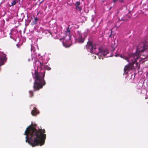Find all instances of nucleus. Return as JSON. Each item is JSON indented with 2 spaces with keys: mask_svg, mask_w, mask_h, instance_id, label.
Returning <instances> with one entry per match:
<instances>
[{
  "mask_svg": "<svg viewBox=\"0 0 148 148\" xmlns=\"http://www.w3.org/2000/svg\"><path fill=\"white\" fill-rule=\"evenodd\" d=\"M45 131L38 128L37 130L32 124L28 126L25 131L26 142L33 147L43 145L46 138Z\"/></svg>",
  "mask_w": 148,
  "mask_h": 148,
  "instance_id": "1",
  "label": "nucleus"
},
{
  "mask_svg": "<svg viewBox=\"0 0 148 148\" xmlns=\"http://www.w3.org/2000/svg\"><path fill=\"white\" fill-rule=\"evenodd\" d=\"M38 62L40 63L39 66L40 69V71L38 72L35 71L34 75L33 76L34 78L35 79L33 86L35 91L39 90L46 84L45 81L44 79L45 71V70L43 69L45 63L39 60Z\"/></svg>",
  "mask_w": 148,
  "mask_h": 148,
  "instance_id": "2",
  "label": "nucleus"
},
{
  "mask_svg": "<svg viewBox=\"0 0 148 148\" xmlns=\"http://www.w3.org/2000/svg\"><path fill=\"white\" fill-rule=\"evenodd\" d=\"M140 53L136 51V53L129 54L128 58L125 56H123L122 55L120 56L121 57L123 58L127 62H130L128 65L125 66L124 69L125 72L127 73L128 71L132 70L134 69V65L136 63V60L139 57V55Z\"/></svg>",
  "mask_w": 148,
  "mask_h": 148,
  "instance_id": "3",
  "label": "nucleus"
},
{
  "mask_svg": "<svg viewBox=\"0 0 148 148\" xmlns=\"http://www.w3.org/2000/svg\"><path fill=\"white\" fill-rule=\"evenodd\" d=\"M86 47L87 50L88 51L91 53L97 54V52L96 51V45L95 44H93L91 41H88L86 45Z\"/></svg>",
  "mask_w": 148,
  "mask_h": 148,
  "instance_id": "4",
  "label": "nucleus"
},
{
  "mask_svg": "<svg viewBox=\"0 0 148 148\" xmlns=\"http://www.w3.org/2000/svg\"><path fill=\"white\" fill-rule=\"evenodd\" d=\"M146 49H148V42H145L143 47H141L140 48L139 47H138L136 51L140 53V52H143Z\"/></svg>",
  "mask_w": 148,
  "mask_h": 148,
  "instance_id": "5",
  "label": "nucleus"
},
{
  "mask_svg": "<svg viewBox=\"0 0 148 148\" xmlns=\"http://www.w3.org/2000/svg\"><path fill=\"white\" fill-rule=\"evenodd\" d=\"M77 42L80 43H83L84 40V38H83L82 36V34L80 31H78L77 34Z\"/></svg>",
  "mask_w": 148,
  "mask_h": 148,
  "instance_id": "6",
  "label": "nucleus"
},
{
  "mask_svg": "<svg viewBox=\"0 0 148 148\" xmlns=\"http://www.w3.org/2000/svg\"><path fill=\"white\" fill-rule=\"evenodd\" d=\"M71 29L69 28V26L67 27L66 28V30L65 32L66 35V37H68V38L67 39V41H69V42H71V37L70 35V32Z\"/></svg>",
  "mask_w": 148,
  "mask_h": 148,
  "instance_id": "7",
  "label": "nucleus"
},
{
  "mask_svg": "<svg viewBox=\"0 0 148 148\" xmlns=\"http://www.w3.org/2000/svg\"><path fill=\"white\" fill-rule=\"evenodd\" d=\"M99 51L101 54H102L104 56H105L109 53V51L107 49H103V48L101 47L99 48Z\"/></svg>",
  "mask_w": 148,
  "mask_h": 148,
  "instance_id": "8",
  "label": "nucleus"
},
{
  "mask_svg": "<svg viewBox=\"0 0 148 148\" xmlns=\"http://www.w3.org/2000/svg\"><path fill=\"white\" fill-rule=\"evenodd\" d=\"M44 33L45 34H47L46 36L47 37H51L52 36V33L48 29L44 30Z\"/></svg>",
  "mask_w": 148,
  "mask_h": 148,
  "instance_id": "9",
  "label": "nucleus"
},
{
  "mask_svg": "<svg viewBox=\"0 0 148 148\" xmlns=\"http://www.w3.org/2000/svg\"><path fill=\"white\" fill-rule=\"evenodd\" d=\"M39 112L37 110L36 107H34L33 110L31 112V114L33 116H35L38 114Z\"/></svg>",
  "mask_w": 148,
  "mask_h": 148,
  "instance_id": "10",
  "label": "nucleus"
},
{
  "mask_svg": "<svg viewBox=\"0 0 148 148\" xmlns=\"http://www.w3.org/2000/svg\"><path fill=\"white\" fill-rule=\"evenodd\" d=\"M96 54L98 56V58L99 59H100L101 58H102V59H103V58L102 57V56L101 55V53H100L99 52V51L98 53H97H97Z\"/></svg>",
  "mask_w": 148,
  "mask_h": 148,
  "instance_id": "11",
  "label": "nucleus"
},
{
  "mask_svg": "<svg viewBox=\"0 0 148 148\" xmlns=\"http://www.w3.org/2000/svg\"><path fill=\"white\" fill-rule=\"evenodd\" d=\"M75 6L76 9L77 11H81V10L82 9V8L81 7H79V6Z\"/></svg>",
  "mask_w": 148,
  "mask_h": 148,
  "instance_id": "12",
  "label": "nucleus"
},
{
  "mask_svg": "<svg viewBox=\"0 0 148 148\" xmlns=\"http://www.w3.org/2000/svg\"><path fill=\"white\" fill-rule=\"evenodd\" d=\"M111 47H112V51H113L114 50H115V47H116L115 44L114 43V44H112L111 45Z\"/></svg>",
  "mask_w": 148,
  "mask_h": 148,
  "instance_id": "13",
  "label": "nucleus"
},
{
  "mask_svg": "<svg viewBox=\"0 0 148 148\" xmlns=\"http://www.w3.org/2000/svg\"><path fill=\"white\" fill-rule=\"evenodd\" d=\"M17 2H18L16 0H14L12 3L11 5L10 6H13L15 5L16 4V3Z\"/></svg>",
  "mask_w": 148,
  "mask_h": 148,
  "instance_id": "14",
  "label": "nucleus"
},
{
  "mask_svg": "<svg viewBox=\"0 0 148 148\" xmlns=\"http://www.w3.org/2000/svg\"><path fill=\"white\" fill-rule=\"evenodd\" d=\"M34 21L33 22V24H36L37 23V21H38V19L37 18H34Z\"/></svg>",
  "mask_w": 148,
  "mask_h": 148,
  "instance_id": "15",
  "label": "nucleus"
},
{
  "mask_svg": "<svg viewBox=\"0 0 148 148\" xmlns=\"http://www.w3.org/2000/svg\"><path fill=\"white\" fill-rule=\"evenodd\" d=\"M44 69L45 70V69H46V70H50L51 69V68L50 67H49L48 66H45V67H44V69Z\"/></svg>",
  "mask_w": 148,
  "mask_h": 148,
  "instance_id": "16",
  "label": "nucleus"
},
{
  "mask_svg": "<svg viewBox=\"0 0 148 148\" xmlns=\"http://www.w3.org/2000/svg\"><path fill=\"white\" fill-rule=\"evenodd\" d=\"M80 3H81L80 2L77 1L75 3V6H79L80 5Z\"/></svg>",
  "mask_w": 148,
  "mask_h": 148,
  "instance_id": "17",
  "label": "nucleus"
},
{
  "mask_svg": "<svg viewBox=\"0 0 148 148\" xmlns=\"http://www.w3.org/2000/svg\"><path fill=\"white\" fill-rule=\"evenodd\" d=\"M29 93L30 97H32L34 96V93L33 91H29Z\"/></svg>",
  "mask_w": 148,
  "mask_h": 148,
  "instance_id": "18",
  "label": "nucleus"
},
{
  "mask_svg": "<svg viewBox=\"0 0 148 148\" xmlns=\"http://www.w3.org/2000/svg\"><path fill=\"white\" fill-rule=\"evenodd\" d=\"M5 59V57H3V58H2L1 57H0V60H1V61H3Z\"/></svg>",
  "mask_w": 148,
  "mask_h": 148,
  "instance_id": "19",
  "label": "nucleus"
},
{
  "mask_svg": "<svg viewBox=\"0 0 148 148\" xmlns=\"http://www.w3.org/2000/svg\"><path fill=\"white\" fill-rule=\"evenodd\" d=\"M118 1V0H113V2L114 3H115L116 1Z\"/></svg>",
  "mask_w": 148,
  "mask_h": 148,
  "instance_id": "20",
  "label": "nucleus"
},
{
  "mask_svg": "<svg viewBox=\"0 0 148 148\" xmlns=\"http://www.w3.org/2000/svg\"><path fill=\"white\" fill-rule=\"evenodd\" d=\"M3 64V63L2 62H0V66L2 65Z\"/></svg>",
  "mask_w": 148,
  "mask_h": 148,
  "instance_id": "21",
  "label": "nucleus"
},
{
  "mask_svg": "<svg viewBox=\"0 0 148 148\" xmlns=\"http://www.w3.org/2000/svg\"><path fill=\"white\" fill-rule=\"evenodd\" d=\"M119 56V54H116L115 55V56L116 57H118Z\"/></svg>",
  "mask_w": 148,
  "mask_h": 148,
  "instance_id": "22",
  "label": "nucleus"
},
{
  "mask_svg": "<svg viewBox=\"0 0 148 148\" xmlns=\"http://www.w3.org/2000/svg\"><path fill=\"white\" fill-rule=\"evenodd\" d=\"M125 20V19H123V18H121V20L123 21H125V20Z\"/></svg>",
  "mask_w": 148,
  "mask_h": 148,
  "instance_id": "23",
  "label": "nucleus"
},
{
  "mask_svg": "<svg viewBox=\"0 0 148 148\" xmlns=\"http://www.w3.org/2000/svg\"><path fill=\"white\" fill-rule=\"evenodd\" d=\"M71 45H67V46H66V47H69Z\"/></svg>",
  "mask_w": 148,
  "mask_h": 148,
  "instance_id": "24",
  "label": "nucleus"
},
{
  "mask_svg": "<svg viewBox=\"0 0 148 148\" xmlns=\"http://www.w3.org/2000/svg\"><path fill=\"white\" fill-rule=\"evenodd\" d=\"M17 2H18L19 1H20V0H16Z\"/></svg>",
  "mask_w": 148,
  "mask_h": 148,
  "instance_id": "25",
  "label": "nucleus"
},
{
  "mask_svg": "<svg viewBox=\"0 0 148 148\" xmlns=\"http://www.w3.org/2000/svg\"><path fill=\"white\" fill-rule=\"evenodd\" d=\"M148 56V54H147L146 55V56Z\"/></svg>",
  "mask_w": 148,
  "mask_h": 148,
  "instance_id": "26",
  "label": "nucleus"
},
{
  "mask_svg": "<svg viewBox=\"0 0 148 148\" xmlns=\"http://www.w3.org/2000/svg\"><path fill=\"white\" fill-rule=\"evenodd\" d=\"M117 13H119V12L118 10H117Z\"/></svg>",
  "mask_w": 148,
  "mask_h": 148,
  "instance_id": "27",
  "label": "nucleus"
},
{
  "mask_svg": "<svg viewBox=\"0 0 148 148\" xmlns=\"http://www.w3.org/2000/svg\"><path fill=\"white\" fill-rule=\"evenodd\" d=\"M130 11L129 12V13H130Z\"/></svg>",
  "mask_w": 148,
  "mask_h": 148,
  "instance_id": "28",
  "label": "nucleus"
},
{
  "mask_svg": "<svg viewBox=\"0 0 148 148\" xmlns=\"http://www.w3.org/2000/svg\"><path fill=\"white\" fill-rule=\"evenodd\" d=\"M95 58H96V56H95Z\"/></svg>",
  "mask_w": 148,
  "mask_h": 148,
  "instance_id": "29",
  "label": "nucleus"
}]
</instances>
